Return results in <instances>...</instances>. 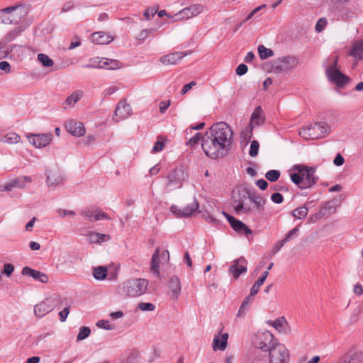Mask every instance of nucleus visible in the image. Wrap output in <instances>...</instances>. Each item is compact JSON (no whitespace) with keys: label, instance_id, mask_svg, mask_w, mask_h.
<instances>
[{"label":"nucleus","instance_id":"1","mask_svg":"<svg viewBox=\"0 0 363 363\" xmlns=\"http://www.w3.org/2000/svg\"><path fill=\"white\" fill-rule=\"evenodd\" d=\"M267 354V359L266 354H255L252 363H289L290 353L284 344H277Z\"/></svg>","mask_w":363,"mask_h":363},{"label":"nucleus","instance_id":"2","mask_svg":"<svg viewBox=\"0 0 363 363\" xmlns=\"http://www.w3.org/2000/svg\"><path fill=\"white\" fill-rule=\"evenodd\" d=\"M201 147L208 157L216 160L225 155L230 146L204 135L202 136Z\"/></svg>","mask_w":363,"mask_h":363},{"label":"nucleus","instance_id":"3","mask_svg":"<svg viewBox=\"0 0 363 363\" xmlns=\"http://www.w3.org/2000/svg\"><path fill=\"white\" fill-rule=\"evenodd\" d=\"M233 131L230 127L225 122H220L213 125L208 131L205 133L218 140L230 146L233 139Z\"/></svg>","mask_w":363,"mask_h":363},{"label":"nucleus","instance_id":"4","mask_svg":"<svg viewBox=\"0 0 363 363\" xmlns=\"http://www.w3.org/2000/svg\"><path fill=\"white\" fill-rule=\"evenodd\" d=\"M330 127L325 122L315 123L299 130V135L306 140H315L328 134Z\"/></svg>","mask_w":363,"mask_h":363},{"label":"nucleus","instance_id":"5","mask_svg":"<svg viewBox=\"0 0 363 363\" xmlns=\"http://www.w3.org/2000/svg\"><path fill=\"white\" fill-rule=\"evenodd\" d=\"M279 342L274 339V335L269 331H265L262 333L257 335L253 339V344L257 349L261 350L258 353L261 352L266 354L272 347L277 345Z\"/></svg>","mask_w":363,"mask_h":363},{"label":"nucleus","instance_id":"6","mask_svg":"<svg viewBox=\"0 0 363 363\" xmlns=\"http://www.w3.org/2000/svg\"><path fill=\"white\" fill-rule=\"evenodd\" d=\"M148 281L145 279H132L124 283V290L130 297H138L144 294L147 288Z\"/></svg>","mask_w":363,"mask_h":363},{"label":"nucleus","instance_id":"7","mask_svg":"<svg viewBox=\"0 0 363 363\" xmlns=\"http://www.w3.org/2000/svg\"><path fill=\"white\" fill-rule=\"evenodd\" d=\"M337 61L338 57H336L333 65L326 68L325 74L329 81L333 82L338 87H343L350 81V79L337 69Z\"/></svg>","mask_w":363,"mask_h":363},{"label":"nucleus","instance_id":"8","mask_svg":"<svg viewBox=\"0 0 363 363\" xmlns=\"http://www.w3.org/2000/svg\"><path fill=\"white\" fill-rule=\"evenodd\" d=\"M294 170L301 173L303 185L301 189H307L313 186L318 181V177L315 175V169L309 167L303 164H296L294 167Z\"/></svg>","mask_w":363,"mask_h":363},{"label":"nucleus","instance_id":"9","mask_svg":"<svg viewBox=\"0 0 363 363\" xmlns=\"http://www.w3.org/2000/svg\"><path fill=\"white\" fill-rule=\"evenodd\" d=\"M233 206L234 211L237 214L245 213L250 214L252 212L250 206L246 204V201L248 199L247 191H242L238 192V195L234 192L233 195Z\"/></svg>","mask_w":363,"mask_h":363},{"label":"nucleus","instance_id":"10","mask_svg":"<svg viewBox=\"0 0 363 363\" xmlns=\"http://www.w3.org/2000/svg\"><path fill=\"white\" fill-rule=\"evenodd\" d=\"M185 178L186 172L184 167H176L167 175V186L170 187L171 189L180 188Z\"/></svg>","mask_w":363,"mask_h":363},{"label":"nucleus","instance_id":"11","mask_svg":"<svg viewBox=\"0 0 363 363\" xmlns=\"http://www.w3.org/2000/svg\"><path fill=\"white\" fill-rule=\"evenodd\" d=\"M223 214L228 220L231 228L238 233L244 235L247 237L252 233V230L243 222L235 218L233 216H230L224 211L223 212Z\"/></svg>","mask_w":363,"mask_h":363},{"label":"nucleus","instance_id":"12","mask_svg":"<svg viewBox=\"0 0 363 363\" xmlns=\"http://www.w3.org/2000/svg\"><path fill=\"white\" fill-rule=\"evenodd\" d=\"M247 261L245 257H240L233 261L232 265L230 267L228 272L233 276L235 279H237L240 274L247 272Z\"/></svg>","mask_w":363,"mask_h":363},{"label":"nucleus","instance_id":"13","mask_svg":"<svg viewBox=\"0 0 363 363\" xmlns=\"http://www.w3.org/2000/svg\"><path fill=\"white\" fill-rule=\"evenodd\" d=\"M7 9H10L9 10L10 24H18L28 13L27 9L23 6H14Z\"/></svg>","mask_w":363,"mask_h":363},{"label":"nucleus","instance_id":"14","mask_svg":"<svg viewBox=\"0 0 363 363\" xmlns=\"http://www.w3.org/2000/svg\"><path fill=\"white\" fill-rule=\"evenodd\" d=\"M28 141L35 147L42 148L49 145L52 140V133L33 134L28 136Z\"/></svg>","mask_w":363,"mask_h":363},{"label":"nucleus","instance_id":"15","mask_svg":"<svg viewBox=\"0 0 363 363\" xmlns=\"http://www.w3.org/2000/svg\"><path fill=\"white\" fill-rule=\"evenodd\" d=\"M199 202L194 199L191 203L188 204L183 208H179L177 206H172L171 207L172 212L179 218L189 217L193 214L194 212L199 209Z\"/></svg>","mask_w":363,"mask_h":363},{"label":"nucleus","instance_id":"16","mask_svg":"<svg viewBox=\"0 0 363 363\" xmlns=\"http://www.w3.org/2000/svg\"><path fill=\"white\" fill-rule=\"evenodd\" d=\"M202 11L203 6L201 4H194L183 9L177 13L175 16L177 20H187L194 16H196Z\"/></svg>","mask_w":363,"mask_h":363},{"label":"nucleus","instance_id":"17","mask_svg":"<svg viewBox=\"0 0 363 363\" xmlns=\"http://www.w3.org/2000/svg\"><path fill=\"white\" fill-rule=\"evenodd\" d=\"M32 178L29 176H21L14 178L6 183L1 189V191H9L13 188L23 189L26 183H30Z\"/></svg>","mask_w":363,"mask_h":363},{"label":"nucleus","instance_id":"18","mask_svg":"<svg viewBox=\"0 0 363 363\" xmlns=\"http://www.w3.org/2000/svg\"><path fill=\"white\" fill-rule=\"evenodd\" d=\"M131 114V106L125 100H122L116 106L113 119L115 120L116 117V122H118L128 118Z\"/></svg>","mask_w":363,"mask_h":363},{"label":"nucleus","instance_id":"19","mask_svg":"<svg viewBox=\"0 0 363 363\" xmlns=\"http://www.w3.org/2000/svg\"><path fill=\"white\" fill-rule=\"evenodd\" d=\"M55 305L54 300L46 298L45 301L35 306V315L39 318H42L49 312H51L55 307Z\"/></svg>","mask_w":363,"mask_h":363},{"label":"nucleus","instance_id":"20","mask_svg":"<svg viewBox=\"0 0 363 363\" xmlns=\"http://www.w3.org/2000/svg\"><path fill=\"white\" fill-rule=\"evenodd\" d=\"M297 64L298 60L294 56L280 57L274 62L275 68L279 71L293 69Z\"/></svg>","mask_w":363,"mask_h":363},{"label":"nucleus","instance_id":"21","mask_svg":"<svg viewBox=\"0 0 363 363\" xmlns=\"http://www.w3.org/2000/svg\"><path fill=\"white\" fill-rule=\"evenodd\" d=\"M21 274L25 276H29L33 278L35 280L39 281L41 283L45 284L48 281V276L41 272L40 271L31 269L28 267H24L22 269Z\"/></svg>","mask_w":363,"mask_h":363},{"label":"nucleus","instance_id":"22","mask_svg":"<svg viewBox=\"0 0 363 363\" xmlns=\"http://www.w3.org/2000/svg\"><path fill=\"white\" fill-rule=\"evenodd\" d=\"M168 287L172 299H177L181 294L182 285L180 279L174 275L170 277Z\"/></svg>","mask_w":363,"mask_h":363},{"label":"nucleus","instance_id":"23","mask_svg":"<svg viewBox=\"0 0 363 363\" xmlns=\"http://www.w3.org/2000/svg\"><path fill=\"white\" fill-rule=\"evenodd\" d=\"M67 130L74 136L80 137L84 135L85 128L82 123L69 121L65 124Z\"/></svg>","mask_w":363,"mask_h":363},{"label":"nucleus","instance_id":"24","mask_svg":"<svg viewBox=\"0 0 363 363\" xmlns=\"http://www.w3.org/2000/svg\"><path fill=\"white\" fill-rule=\"evenodd\" d=\"M121 62L116 60H110V59H102L99 61L98 65L96 66L91 65H86L85 67H91V68H99V69H116L120 68Z\"/></svg>","mask_w":363,"mask_h":363},{"label":"nucleus","instance_id":"25","mask_svg":"<svg viewBox=\"0 0 363 363\" xmlns=\"http://www.w3.org/2000/svg\"><path fill=\"white\" fill-rule=\"evenodd\" d=\"M82 215L86 218L89 221L94 222L99 220L107 219L110 220L111 218L105 213L99 211L97 210L91 211L85 210L82 212Z\"/></svg>","mask_w":363,"mask_h":363},{"label":"nucleus","instance_id":"26","mask_svg":"<svg viewBox=\"0 0 363 363\" xmlns=\"http://www.w3.org/2000/svg\"><path fill=\"white\" fill-rule=\"evenodd\" d=\"M185 52H174L169 55H164L160 57V62L164 65H175L178 61L185 56Z\"/></svg>","mask_w":363,"mask_h":363},{"label":"nucleus","instance_id":"27","mask_svg":"<svg viewBox=\"0 0 363 363\" xmlns=\"http://www.w3.org/2000/svg\"><path fill=\"white\" fill-rule=\"evenodd\" d=\"M113 40V38L104 33L96 32L91 35V40L99 45H106L110 43Z\"/></svg>","mask_w":363,"mask_h":363},{"label":"nucleus","instance_id":"28","mask_svg":"<svg viewBox=\"0 0 363 363\" xmlns=\"http://www.w3.org/2000/svg\"><path fill=\"white\" fill-rule=\"evenodd\" d=\"M228 334L225 333L219 335H216L213 341V350H220L221 351L225 350L228 344Z\"/></svg>","mask_w":363,"mask_h":363},{"label":"nucleus","instance_id":"29","mask_svg":"<svg viewBox=\"0 0 363 363\" xmlns=\"http://www.w3.org/2000/svg\"><path fill=\"white\" fill-rule=\"evenodd\" d=\"M264 119L262 108L260 106L256 107L251 115L250 123L255 126L259 125L264 122Z\"/></svg>","mask_w":363,"mask_h":363},{"label":"nucleus","instance_id":"30","mask_svg":"<svg viewBox=\"0 0 363 363\" xmlns=\"http://www.w3.org/2000/svg\"><path fill=\"white\" fill-rule=\"evenodd\" d=\"M350 55L354 57L357 60L363 58V40L355 41L350 52Z\"/></svg>","mask_w":363,"mask_h":363},{"label":"nucleus","instance_id":"31","mask_svg":"<svg viewBox=\"0 0 363 363\" xmlns=\"http://www.w3.org/2000/svg\"><path fill=\"white\" fill-rule=\"evenodd\" d=\"M62 182V179L57 171H50L47 174V183L49 186L55 187Z\"/></svg>","mask_w":363,"mask_h":363},{"label":"nucleus","instance_id":"32","mask_svg":"<svg viewBox=\"0 0 363 363\" xmlns=\"http://www.w3.org/2000/svg\"><path fill=\"white\" fill-rule=\"evenodd\" d=\"M247 196L249 200L255 204L257 210H260L261 208H263L266 201L264 197L255 192L252 193L250 191H247Z\"/></svg>","mask_w":363,"mask_h":363},{"label":"nucleus","instance_id":"33","mask_svg":"<svg viewBox=\"0 0 363 363\" xmlns=\"http://www.w3.org/2000/svg\"><path fill=\"white\" fill-rule=\"evenodd\" d=\"M252 296L250 294L244 298L237 313L238 317H243L246 314L248 311L247 306L252 302Z\"/></svg>","mask_w":363,"mask_h":363},{"label":"nucleus","instance_id":"34","mask_svg":"<svg viewBox=\"0 0 363 363\" xmlns=\"http://www.w3.org/2000/svg\"><path fill=\"white\" fill-rule=\"evenodd\" d=\"M21 140L20 136L16 133H9L1 138L0 141L2 143H6L9 145L16 144Z\"/></svg>","mask_w":363,"mask_h":363},{"label":"nucleus","instance_id":"35","mask_svg":"<svg viewBox=\"0 0 363 363\" xmlns=\"http://www.w3.org/2000/svg\"><path fill=\"white\" fill-rule=\"evenodd\" d=\"M159 250L157 249L152 255L151 260V271L157 276H160V265H159Z\"/></svg>","mask_w":363,"mask_h":363},{"label":"nucleus","instance_id":"36","mask_svg":"<svg viewBox=\"0 0 363 363\" xmlns=\"http://www.w3.org/2000/svg\"><path fill=\"white\" fill-rule=\"evenodd\" d=\"M83 96V92L81 90H77L74 91L70 96H69L65 103L69 106H74L78 101L81 99Z\"/></svg>","mask_w":363,"mask_h":363},{"label":"nucleus","instance_id":"37","mask_svg":"<svg viewBox=\"0 0 363 363\" xmlns=\"http://www.w3.org/2000/svg\"><path fill=\"white\" fill-rule=\"evenodd\" d=\"M107 269L105 267H97L93 269V276L96 279L103 280L106 277Z\"/></svg>","mask_w":363,"mask_h":363},{"label":"nucleus","instance_id":"38","mask_svg":"<svg viewBox=\"0 0 363 363\" xmlns=\"http://www.w3.org/2000/svg\"><path fill=\"white\" fill-rule=\"evenodd\" d=\"M257 50L261 60H266L274 55V51L269 48H267L263 45H259Z\"/></svg>","mask_w":363,"mask_h":363},{"label":"nucleus","instance_id":"39","mask_svg":"<svg viewBox=\"0 0 363 363\" xmlns=\"http://www.w3.org/2000/svg\"><path fill=\"white\" fill-rule=\"evenodd\" d=\"M340 200L337 199H334L331 201L325 203L323 209L325 211H328L329 213H334L335 211L336 207L338 206L340 203Z\"/></svg>","mask_w":363,"mask_h":363},{"label":"nucleus","instance_id":"40","mask_svg":"<svg viewBox=\"0 0 363 363\" xmlns=\"http://www.w3.org/2000/svg\"><path fill=\"white\" fill-rule=\"evenodd\" d=\"M308 212V209L306 206H301L298 208H296L292 211V215L294 217L298 218V219H302L305 218Z\"/></svg>","mask_w":363,"mask_h":363},{"label":"nucleus","instance_id":"41","mask_svg":"<svg viewBox=\"0 0 363 363\" xmlns=\"http://www.w3.org/2000/svg\"><path fill=\"white\" fill-rule=\"evenodd\" d=\"M22 32V29L20 28H16L6 33L4 37L5 43H9L14 40Z\"/></svg>","mask_w":363,"mask_h":363},{"label":"nucleus","instance_id":"42","mask_svg":"<svg viewBox=\"0 0 363 363\" xmlns=\"http://www.w3.org/2000/svg\"><path fill=\"white\" fill-rule=\"evenodd\" d=\"M38 60L41 64L47 67H50L53 65V61L47 55L40 53L38 55Z\"/></svg>","mask_w":363,"mask_h":363},{"label":"nucleus","instance_id":"43","mask_svg":"<svg viewBox=\"0 0 363 363\" xmlns=\"http://www.w3.org/2000/svg\"><path fill=\"white\" fill-rule=\"evenodd\" d=\"M280 177V172L279 170H269L265 174V177L269 182H276Z\"/></svg>","mask_w":363,"mask_h":363},{"label":"nucleus","instance_id":"44","mask_svg":"<svg viewBox=\"0 0 363 363\" xmlns=\"http://www.w3.org/2000/svg\"><path fill=\"white\" fill-rule=\"evenodd\" d=\"M91 333V330L89 327H82L79 329V332L78 333V335L77 337V341L83 340L84 339L86 338Z\"/></svg>","mask_w":363,"mask_h":363},{"label":"nucleus","instance_id":"45","mask_svg":"<svg viewBox=\"0 0 363 363\" xmlns=\"http://www.w3.org/2000/svg\"><path fill=\"white\" fill-rule=\"evenodd\" d=\"M290 178L291 181L297 185L299 188L301 189V185H303V179L301 177V173L297 172L296 173L291 174Z\"/></svg>","mask_w":363,"mask_h":363},{"label":"nucleus","instance_id":"46","mask_svg":"<svg viewBox=\"0 0 363 363\" xmlns=\"http://www.w3.org/2000/svg\"><path fill=\"white\" fill-rule=\"evenodd\" d=\"M259 147V143L257 140H253L250 145L249 155L252 157H256L258 155Z\"/></svg>","mask_w":363,"mask_h":363},{"label":"nucleus","instance_id":"47","mask_svg":"<svg viewBox=\"0 0 363 363\" xmlns=\"http://www.w3.org/2000/svg\"><path fill=\"white\" fill-rule=\"evenodd\" d=\"M138 308L143 311H152L155 310V306L153 303H151L141 302L138 304Z\"/></svg>","mask_w":363,"mask_h":363},{"label":"nucleus","instance_id":"48","mask_svg":"<svg viewBox=\"0 0 363 363\" xmlns=\"http://www.w3.org/2000/svg\"><path fill=\"white\" fill-rule=\"evenodd\" d=\"M264 284V281H262V279H258L253 284L252 287L250 289V295L251 296H255L256 295L259 290V288L260 286Z\"/></svg>","mask_w":363,"mask_h":363},{"label":"nucleus","instance_id":"49","mask_svg":"<svg viewBox=\"0 0 363 363\" xmlns=\"http://www.w3.org/2000/svg\"><path fill=\"white\" fill-rule=\"evenodd\" d=\"M9 53V48L6 43L0 42V60L5 58Z\"/></svg>","mask_w":363,"mask_h":363},{"label":"nucleus","instance_id":"50","mask_svg":"<svg viewBox=\"0 0 363 363\" xmlns=\"http://www.w3.org/2000/svg\"><path fill=\"white\" fill-rule=\"evenodd\" d=\"M255 125H252L251 123H250L245 128V130H242V135L245 138H247V137L249 138V139L251 138L252 135V130H253V128H254Z\"/></svg>","mask_w":363,"mask_h":363},{"label":"nucleus","instance_id":"51","mask_svg":"<svg viewBox=\"0 0 363 363\" xmlns=\"http://www.w3.org/2000/svg\"><path fill=\"white\" fill-rule=\"evenodd\" d=\"M96 325L99 328L106 329V330H113L114 328V325L109 323L108 320H99L96 323Z\"/></svg>","mask_w":363,"mask_h":363},{"label":"nucleus","instance_id":"52","mask_svg":"<svg viewBox=\"0 0 363 363\" xmlns=\"http://www.w3.org/2000/svg\"><path fill=\"white\" fill-rule=\"evenodd\" d=\"M298 231V228L295 227L293 229H291L285 236L284 238V241L286 242L290 241L291 239H294Z\"/></svg>","mask_w":363,"mask_h":363},{"label":"nucleus","instance_id":"53","mask_svg":"<svg viewBox=\"0 0 363 363\" xmlns=\"http://www.w3.org/2000/svg\"><path fill=\"white\" fill-rule=\"evenodd\" d=\"M327 25V20L325 18H320L315 25V29L318 32H321L324 30L325 27Z\"/></svg>","mask_w":363,"mask_h":363},{"label":"nucleus","instance_id":"54","mask_svg":"<svg viewBox=\"0 0 363 363\" xmlns=\"http://www.w3.org/2000/svg\"><path fill=\"white\" fill-rule=\"evenodd\" d=\"M286 321L284 317L277 318L273 322V326L278 330H280L284 324H286Z\"/></svg>","mask_w":363,"mask_h":363},{"label":"nucleus","instance_id":"55","mask_svg":"<svg viewBox=\"0 0 363 363\" xmlns=\"http://www.w3.org/2000/svg\"><path fill=\"white\" fill-rule=\"evenodd\" d=\"M14 271V266L11 264L7 263L4 265L3 273L9 277Z\"/></svg>","mask_w":363,"mask_h":363},{"label":"nucleus","instance_id":"56","mask_svg":"<svg viewBox=\"0 0 363 363\" xmlns=\"http://www.w3.org/2000/svg\"><path fill=\"white\" fill-rule=\"evenodd\" d=\"M201 138L202 139L201 133H196L186 142V145L193 146L198 144Z\"/></svg>","mask_w":363,"mask_h":363},{"label":"nucleus","instance_id":"57","mask_svg":"<svg viewBox=\"0 0 363 363\" xmlns=\"http://www.w3.org/2000/svg\"><path fill=\"white\" fill-rule=\"evenodd\" d=\"M88 239L91 243H99V233L96 232H91L88 235Z\"/></svg>","mask_w":363,"mask_h":363},{"label":"nucleus","instance_id":"58","mask_svg":"<svg viewBox=\"0 0 363 363\" xmlns=\"http://www.w3.org/2000/svg\"><path fill=\"white\" fill-rule=\"evenodd\" d=\"M247 70H248V67L246 65L240 64L238 66V67L236 69V74L239 76H242V75L245 74V73H247Z\"/></svg>","mask_w":363,"mask_h":363},{"label":"nucleus","instance_id":"59","mask_svg":"<svg viewBox=\"0 0 363 363\" xmlns=\"http://www.w3.org/2000/svg\"><path fill=\"white\" fill-rule=\"evenodd\" d=\"M69 313V306L65 307L62 311L59 313L60 320L61 322H65Z\"/></svg>","mask_w":363,"mask_h":363},{"label":"nucleus","instance_id":"60","mask_svg":"<svg viewBox=\"0 0 363 363\" xmlns=\"http://www.w3.org/2000/svg\"><path fill=\"white\" fill-rule=\"evenodd\" d=\"M272 201L275 203H281L283 202V196L280 193H274L271 196Z\"/></svg>","mask_w":363,"mask_h":363},{"label":"nucleus","instance_id":"61","mask_svg":"<svg viewBox=\"0 0 363 363\" xmlns=\"http://www.w3.org/2000/svg\"><path fill=\"white\" fill-rule=\"evenodd\" d=\"M170 104H171L170 100L162 101L160 103V106H159L160 113H164L165 112V111L170 106Z\"/></svg>","mask_w":363,"mask_h":363},{"label":"nucleus","instance_id":"62","mask_svg":"<svg viewBox=\"0 0 363 363\" xmlns=\"http://www.w3.org/2000/svg\"><path fill=\"white\" fill-rule=\"evenodd\" d=\"M164 144L163 142H161L159 140L157 141L152 147V152L156 153V152H158L162 150L164 148Z\"/></svg>","mask_w":363,"mask_h":363},{"label":"nucleus","instance_id":"63","mask_svg":"<svg viewBox=\"0 0 363 363\" xmlns=\"http://www.w3.org/2000/svg\"><path fill=\"white\" fill-rule=\"evenodd\" d=\"M286 242L284 241V240L283 239L281 240L278 241L277 243H275V245H274L273 249H272V253L276 254L277 252H278L281 250V248L284 245V244Z\"/></svg>","mask_w":363,"mask_h":363},{"label":"nucleus","instance_id":"64","mask_svg":"<svg viewBox=\"0 0 363 363\" xmlns=\"http://www.w3.org/2000/svg\"><path fill=\"white\" fill-rule=\"evenodd\" d=\"M157 10H155L154 8H149L145 10L144 12V16L146 18L147 20L150 19L151 17H153L155 14L156 13Z\"/></svg>","mask_w":363,"mask_h":363}]
</instances>
